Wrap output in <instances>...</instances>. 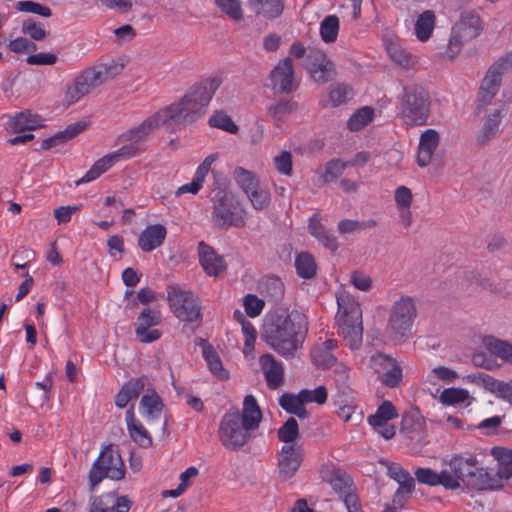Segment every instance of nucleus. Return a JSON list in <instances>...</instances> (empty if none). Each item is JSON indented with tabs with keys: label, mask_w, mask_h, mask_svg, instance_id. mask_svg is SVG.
<instances>
[{
	"label": "nucleus",
	"mask_w": 512,
	"mask_h": 512,
	"mask_svg": "<svg viewBox=\"0 0 512 512\" xmlns=\"http://www.w3.org/2000/svg\"><path fill=\"white\" fill-rule=\"evenodd\" d=\"M374 116V111L371 107H363L358 109L348 120L347 127L350 131H359L368 125Z\"/></svg>",
	"instance_id": "nucleus-45"
},
{
	"label": "nucleus",
	"mask_w": 512,
	"mask_h": 512,
	"mask_svg": "<svg viewBox=\"0 0 512 512\" xmlns=\"http://www.w3.org/2000/svg\"><path fill=\"white\" fill-rule=\"evenodd\" d=\"M203 356L208 364L209 370L221 380L228 379V372L223 368L222 361L211 345H205L203 347Z\"/></svg>",
	"instance_id": "nucleus-43"
},
{
	"label": "nucleus",
	"mask_w": 512,
	"mask_h": 512,
	"mask_svg": "<svg viewBox=\"0 0 512 512\" xmlns=\"http://www.w3.org/2000/svg\"><path fill=\"white\" fill-rule=\"evenodd\" d=\"M308 230L312 236H314L330 251L335 252L338 249L339 244L336 237L326 231L325 227L321 223V217L318 213L310 217Z\"/></svg>",
	"instance_id": "nucleus-29"
},
{
	"label": "nucleus",
	"mask_w": 512,
	"mask_h": 512,
	"mask_svg": "<svg viewBox=\"0 0 512 512\" xmlns=\"http://www.w3.org/2000/svg\"><path fill=\"white\" fill-rule=\"evenodd\" d=\"M163 126L158 116V112L146 118L141 124L122 133L118 137V143L123 144L122 147L132 146L135 150V156L139 153L138 143L148 136L154 129Z\"/></svg>",
	"instance_id": "nucleus-16"
},
{
	"label": "nucleus",
	"mask_w": 512,
	"mask_h": 512,
	"mask_svg": "<svg viewBox=\"0 0 512 512\" xmlns=\"http://www.w3.org/2000/svg\"><path fill=\"white\" fill-rule=\"evenodd\" d=\"M397 208H410L413 200L411 190L406 186H399L394 195Z\"/></svg>",
	"instance_id": "nucleus-62"
},
{
	"label": "nucleus",
	"mask_w": 512,
	"mask_h": 512,
	"mask_svg": "<svg viewBox=\"0 0 512 512\" xmlns=\"http://www.w3.org/2000/svg\"><path fill=\"white\" fill-rule=\"evenodd\" d=\"M302 65L317 83H327L336 77L335 65L326 54L318 49H309L307 58Z\"/></svg>",
	"instance_id": "nucleus-13"
},
{
	"label": "nucleus",
	"mask_w": 512,
	"mask_h": 512,
	"mask_svg": "<svg viewBox=\"0 0 512 512\" xmlns=\"http://www.w3.org/2000/svg\"><path fill=\"white\" fill-rule=\"evenodd\" d=\"M167 298L174 315L181 321L194 322L201 317L200 300L178 285L167 287Z\"/></svg>",
	"instance_id": "nucleus-10"
},
{
	"label": "nucleus",
	"mask_w": 512,
	"mask_h": 512,
	"mask_svg": "<svg viewBox=\"0 0 512 512\" xmlns=\"http://www.w3.org/2000/svg\"><path fill=\"white\" fill-rule=\"evenodd\" d=\"M398 417L395 406L390 401H384L376 410L375 414L368 417V423L386 440L395 436L394 425L389 421Z\"/></svg>",
	"instance_id": "nucleus-17"
},
{
	"label": "nucleus",
	"mask_w": 512,
	"mask_h": 512,
	"mask_svg": "<svg viewBox=\"0 0 512 512\" xmlns=\"http://www.w3.org/2000/svg\"><path fill=\"white\" fill-rule=\"evenodd\" d=\"M415 477L421 484L428 486H443L446 490L456 487V482L450 478L447 469H442L441 472H436L431 468H418L415 471Z\"/></svg>",
	"instance_id": "nucleus-25"
},
{
	"label": "nucleus",
	"mask_w": 512,
	"mask_h": 512,
	"mask_svg": "<svg viewBox=\"0 0 512 512\" xmlns=\"http://www.w3.org/2000/svg\"><path fill=\"white\" fill-rule=\"evenodd\" d=\"M439 142V134L434 129L425 130L421 134L417 154V163L420 167H426L430 164Z\"/></svg>",
	"instance_id": "nucleus-24"
},
{
	"label": "nucleus",
	"mask_w": 512,
	"mask_h": 512,
	"mask_svg": "<svg viewBox=\"0 0 512 512\" xmlns=\"http://www.w3.org/2000/svg\"><path fill=\"white\" fill-rule=\"evenodd\" d=\"M329 483L333 490L339 494L345 505L348 496L358 497L355 493V487L351 477L342 470H334L329 479Z\"/></svg>",
	"instance_id": "nucleus-32"
},
{
	"label": "nucleus",
	"mask_w": 512,
	"mask_h": 512,
	"mask_svg": "<svg viewBox=\"0 0 512 512\" xmlns=\"http://www.w3.org/2000/svg\"><path fill=\"white\" fill-rule=\"evenodd\" d=\"M209 124L212 127L222 129L232 134L238 131V126L233 122L231 117L222 111H216L210 117Z\"/></svg>",
	"instance_id": "nucleus-51"
},
{
	"label": "nucleus",
	"mask_w": 512,
	"mask_h": 512,
	"mask_svg": "<svg viewBox=\"0 0 512 512\" xmlns=\"http://www.w3.org/2000/svg\"><path fill=\"white\" fill-rule=\"evenodd\" d=\"M483 345L492 355L500 358L503 362L512 364V344L509 342L494 336H485Z\"/></svg>",
	"instance_id": "nucleus-34"
},
{
	"label": "nucleus",
	"mask_w": 512,
	"mask_h": 512,
	"mask_svg": "<svg viewBox=\"0 0 512 512\" xmlns=\"http://www.w3.org/2000/svg\"><path fill=\"white\" fill-rule=\"evenodd\" d=\"M416 313L410 297H401L394 303L387 326V332L394 341L402 342L409 336Z\"/></svg>",
	"instance_id": "nucleus-9"
},
{
	"label": "nucleus",
	"mask_w": 512,
	"mask_h": 512,
	"mask_svg": "<svg viewBox=\"0 0 512 512\" xmlns=\"http://www.w3.org/2000/svg\"><path fill=\"white\" fill-rule=\"evenodd\" d=\"M16 8L19 11L34 13L43 17H50L52 15V11L48 6L30 0L19 1Z\"/></svg>",
	"instance_id": "nucleus-57"
},
{
	"label": "nucleus",
	"mask_w": 512,
	"mask_h": 512,
	"mask_svg": "<svg viewBox=\"0 0 512 512\" xmlns=\"http://www.w3.org/2000/svg\"><path fill=\"white\" fill-rule=\"evenodd\" d=\"M469 399V393L463 388H446L440 395V401L446 405L463 403Z\"/></svg>",
	"instance_id": "nucleus-52"
},
{
	"label": "nucleus",
	"mask_w": 512,
	"mask_h": 512,
	"mask_svg": "<svg viewBox=\"0 0 512 512\" xmlns=\"http://www.w3.org/2000/svg\"><path fill=\"white\" fill-rule=\"evenodd\" d=\"M502 80L500 72L490 67L482 81L478 92V100L483 105H488L497 94Z\"/></svg>",
	"instance_id": "nucleus-28"
},
{
	"label": "nucleus",
	"mask_w": 512,
	"mask_h": 512,
	"mask_svg": "<svg viewBox=\"0 0 512 512\" xmlns=\"http://www.w3.org/2000/svg\"><path fill=\"white\" fill-rule=\"evenodd\" d=\"M213 183H212V196H220L223 193H233L228 190L229 180L223 172L212 170Z\"/></svg>",
	"instance_id": "nucleus-58"
},
{
	"label": "nucleus",
	"mask_w": 512,
	"mask_h": 512,
	"mask_svg": "<svg viewBox=\"0 0 512 512\" xmlns=\"http://www.w3.org/2000/svg\"><path fill=\"white\" fill-rule=\"evenodd\" d=\"M353 96L352 89L343 83H338L329 91V101L332 107L341 106Z\"/></svg>",
	"instance_id": "nucleus-48"
},
{
	"label": "nucleus",
	"mask_w": 512,
	"mask_h": 512,
	"mask_svg": "<svg viewBox=\"0 0 512 512\" xmlns=\"http://www.w3.org/2000/svg\"><path fill=\"white\" fill-rule=\"evenodd\" d=\"M348 166L347 162L340 159H332L325 165V171L322 175L325 183L332 182L342 175L345 168Z\"/></svg>",
	"instance_id": "nucleus-53"
},
{
	"label": "nucleus",
	"mask_w": 512,
	"mask_h": 512,
	"mask_svg": "<svg viewBox=\"0 0 512 512\" xmlns=\"http://www.w3.org/2000/svg\"><path fill=\"white\" fill-rule=\"evenodd\" d=\"M382 463L386 466L388 476L397 481L399 486L405 488L406 493H412L415 487V480L411 474L398 463L389 461Z\"/></svg>",
	"instance_id": "nucleus-35"
},
{
	"label": "nucleus",
	"mask_w": 512,
	"mask_h": 512,
	"mask_svg": "<svg viewBox=\"0 0 512 512\" xmlns=\"http://www.w3.org/2000/svg\"><path fill=\"white\" fill-rule=\"evenodd\" d=\"M199 261L203 270L209 275L217 277L226 270V262L216 251L201 241L198 244Z\"/></svg>",
	"instance_id": "nucleus-20"
},
{
	"label": "nucleus",
	"mask_w": 512,
	"mask_h": 512,
	"mask_svg": "<svg viewBox=\"0 0 512 512\" xmlns=\"http://www.w3.org/2000/svg\"><path fill=\"white\" fill-rule=\"evenodd\" d=\"M435 15L431 10H426L418 17L415 24V33L419 40H427L434 28Z\"/></svg>",
	"instance_id": "nucleus-44"
},
{
	"label": "nucleus",
	"mask_w": 512,
	"mask_h": 512,
	"mask_svg": "<svg viewBox=\"0 0 512 512\" xmlns=\"http://www.w3.org/2000/svg\"><path fill=\"white\" fill-rule=\"evenodd\" d=\"M501 119L502 116L500 110H494L486 117L478 135V142L480 145H486L496 137L501 124Z\"/></svg>",
	"instance_id": "nucleus-36"
},
{
	"label": "nucleus",
	"mask_w": 512,
	"mask_h": 512,
	"mask_svg": "<svg viewBox=\"0 0 512 512\" xmlns=\"http://www.w3.org/2000/svg\"><path fill=\"white\" fill-rule=\"evenodd\" d=\"M387 52L395 64L405 69L414 67L418 62L417 56L411 54L397 43L387 45Z\"/></svg>",
	"instance_id": "nucleus-39"
},
{
	"label": "nucleus",
	"mask_w": 512,
	"mask_h": 512,
	"mask_svg": "<svg viewBox=\"0 0 512 512\" xmlns=\"http://www.w3.org/2000/svg\"><path fill=\"white\" fill-rule=\"evenodd\" d=\"M275 169L282 175L291 176L293 171L292 154L289 151H282L273 159Z\"/></svg>",
	"instance_id": "nucleus-55"
},
{
	"label": "nucleus",
	"mask_w": 512,
	"mask_h": 512,
	"mask_svg": "<svg viewBox=\"0 0 512 512\" xmlns=\"http://www.w3.org/2000/svg\"><path fill=\"white\" fill-rule=\"evenodd\" d=\"M339 31V19L335 15L324 18L320 24V35L324 42L331 43L337 38Z\"/></svg>",
	"instance_id": "nucleus-47"
},
{
	"label": "nucleus",
	"mask_w": 512,
	"mask_h": 512,
	"mask_svg": "<svg viewBox=\"0 0 512 512\" xmlns=\"http://www.w3.org/2000/svg\"><path fill=\"white\" fill-rule=\"evenodd\" d=\"M305 402L295 394L284 393L279 398V405L290 414L296 415L300 419L308 417V411L305 408Z\"/></svg>",
	"instance_id": "nucleus-38"
},
{
	"label": "nucleus",
	"mask_w": 512,
	"mask_h": 512,
	"mask_svg": "<svg viewBox=\"0 0 512 512\" xmlns=\"http://www.w3.org/2000/svg\"><path fill=\"white\" fill-rule=\"evenodd\" d=\"M233 179L237 183L238 187L245 193L246 195L251 192L253 189H256L260 184L257 175L247 170L243 167H236L232 173Z\"/></svg>",
	"instance_id": "nucleus-41"
},
{
	"label": "nucleus",
	"mask_w": 512,
	"mask_h": 512,
	"mask_svg": "<svg viewBox=\"0 0 512 512\" xmlns=\"http://www.w3.org/2000/svg\"><path fill=\"white\" fill-rule=\"evenodd\" d=\"M216 6L234 21L243 19V9L240 0H214Z\"/></svg>",
	"instance_id": "nucleus-49"
},
{
	"label": "nucleus",
	"mask_w": 512,
	"mask_h": 512,
	"mask_svg": "<svg viewBox=\"0 0 512 512\" xmlns=\"http://www.w3.org/2000/svg\"><path fill=\"white\" fill-rule=\"evenodd\" d=\"M394 360H395L394 358H392L386 354L377 353L371 357L370 363H371V367L380 376L383 373V371L387 370V367H389Z\"/></svg>",
	"instance_id": "nucleus-63"
},
{
	"label": "nucleus",
	"mask_w": 512,
	"mask_h": 512,
	"mask_svg": "<svg viewBox=\"0 0 512 512\" xmlns=\"http://www.w3.org/2000/svg\"><path fill=\"white\" fill-rule=\"evenodd\" d=\"M338 323L344 338L352 349L358 348L362 343L363 325L362 309L360 304L348 296L337 299Z\"/></svg>",
	"instance_id": "nucleus-7"
},
{
	"label": "nucleus",
	"mask_w": 512,
	"mask_h": 512,
	"mask_svg": "<svg viewBox=\"0 0 512 512\" xmlns=\"http://www.w3.org/2000/svg\"><path fill=\"white\" fill-rule=\"evenodd\" d=\"M245 312L249 317H256L261 314L264 308V302L253 294H248L244 298Z\"/></svg>",
	"instance_id": "nucleus-60"
},
{
	"label": "nucleus",
	"mask_w": 512,
	"mask_h": 512,
	"mask_svg": "<svg viewBox=\"0 0 512 512\" xmlns=\"http://www.w3.org/2000/svg\"><path fill=\"white\" fill-rule=\"evenodd\" d=\"M337 345L338 342L335 339H328L315 343L310 352L312 363L320 369H329L333 367L337 361V358L333 354V350Z\"/></svg>",
	"instance_id": "nucleus-21"
},
{
	"label": "nucleus",
	"mask_w": 512,
	"mask_h": 512,
	"mask_svg": "<svg viewBox=\"0 0 512 512\" xmlns=\"http://www.w3.org/2000/svg\"><path fill=\"white\" fill-rule=\"evenodd\" d=\"M166 228L161 224L150 225L140 234L138 246L144 252H150L162 245L166 238Z\"/></svg>",
	"instance_id": "nucleus-26"
},
{
	"label": "nucleus",
	"mask_w": 512,
	"mask_h": 512,
	"mask_svg": "<svg viewBox=\"0 0 512 512\" xmlns=\"http://www.w3.org/2000/svg\"><path fill=\"white\" fill-rule=\"evenodd\" d=\"M270 77L273 88L278 89L280 93L290 94L298 88L291 57L280 60L271 71Z\"/></svg>",
	"instance_id": "nucleus-18"
},
{
	"label": "nucleus",
	"mask_w": 512,
	"mask_h": 512,
	"mask_svg": "<svg viewBox=\"0 0 512 512\" xmlns=\"http://www.w3.org/2000/svg\"><path fill=\"white\" fill-rule=\"evenodd\" d=\"M308 333L307 317L299 312L271 316L263 326L262 337L279 355L290 358L302 347Z\"/></svg>",
	"instance_id": "nucleus-2"
},
{
	"label": "nucleus",
	"mask_w": 512,
	"mask_h": 512,
	"mask_svg": "<svg viewBox=\"0 0 512 512\" xmlns=\"http://www.w3.org/2000/svg\"><path fill=\"white\" fill-rule=\"evenodd\" d=\"M295 268L299 277L311 279L316 275L317 265L310 253L301 252L295 259Z\"/></svg>",
	"instance_id": "nucleus-42"
},
{
	"label": "nucleus",
	"mask_w": 512,
	"mask_h": 512,
	"mask_svg": "<svg viewBox=\"0 0 512 512\" xmlns=\"http://www.w3.org/2000/svg\"><path fill=\"white\" fill-rule=\"evenodd\" d=\"M138 321V326L151 328L158 325L161 322V315L158 311L151 310L150 308H145L140 313Z\"/></svg>",
	"instance_id": "nucleus-61"
},
{
	"label": "nucleus",
	"mask_w": 512,
	"mask_h": 512,
	"mask_svg": "<svg viewBox=\"0 0 512 512\" xmlns=\"http://www.w3.org/2000/svg\"><path fill=\"white\" fill-rule=\"evenodd\" d=\"M469 39H466L463 37L461 33H459L457 30L453 28L448 46H447V55L450 58H454L461 50L462 44L465 41H468Z\"/></svg>",
	"instance_id": "nucleus-64"
},
{
	"label": "nucleus",
	"mask_w": 512,
	"mask_h": 512,
	"mask_svg": "<svg viewBox=\"0 0 512 512\" xmlns=\"http://www.w3.org/2000/svg\"><path fill=\"white\" fill-rule=\"evenodd\" d=\"M248 4L257 16L268 20L280 17L284 11V0H248Z\"/></svg>",
	"instance_id": "nucleus-30"
},
{
	"label": "nucleus",
	"mask_w": 512,
	"mask_h": 512,
	"mask_svg": "<svg viewBox=\"0 0 512 512\" xmlns=\"http://www.w3.org/2000/svg\"><path fill=\"white\" fill-rule=\"evenodd\" d=\"M125 477V465L120 454L113 450L112 445L105 446L89 471L91 490L105 478L121 480Z\"/></svg>",
	"instance_id": "nucleus-8"
},
{
	"label": "nucleus",
	"mask_w": 512,
	"mask_h": 512,
	"mask_svg": "<svg viewBox=\"0 0 512 512\" xmlns=\"http://www.w3.org/2000/svg\"><path fill=\"white\" fill-rule=\"evenodd\" d=\"M221 83L219 77L206 78L190 87L177 102L158 110L163 126L175 130L194 123L205 113Z\"/></svg>",
	"instance_id": "nucleus-1"
},
{
	"label": "nucleus",
	"mask_w": 512,
	"mask_h": 512,
	"mask_svg": "<svg viewBox=\"0 0 512 512\" xmlns=\"http://www.w3.org/2000/svg\"><path fill=\"white\" fill-rule=\"evenodd\" d=\"M212 220L221 229L231 226L243 227L244 218L237 211L238 201L234 193H223L220 196H212Z\"/></svg>",
	"instance_id": "nucleus-11"
},
{
	"label": "nucleus",
	"mask_w": 512,
	"mask_h": 512,
	"mask_svg": "<svg viewBox=\"0 0 512 512\" xmlns=\"http://www.w3.org/2000/svg\"><path fill=\"white\" fill-rule=\"evenodd\" d=\"M379 378L381 382L389 388L398 387L402 381V369L398 362L394 360L392 364L387 367V370L383 371Z\"/></svg>",
	"instance_id": "nucleus-50"
},
{
	"label": "nucleus",
	"mask_w": 512,
	"mask_h": 512,
	"mask_svg": "<svg viewBox=\"0 0 512 512\" xmlns=\"http://www.w3.org/2000/svg\"><path fill=\"white\" fill-rule=\"evenodd\" d=\"M22 31L36 41L44 40L47 35L44 27L31 19L24 21Z\"/></svg>",
	"instance_id": "nucleus-59"
},
{
	"label": "nucleus",
	"mask_w": 512,
	"mask_h": 512,
	"mask_svg": "<svg viewBox=\"0 0 512 512\" xmlns=\"http://www.w3.org/2000/svg\"><path fill=\"white\" fill-rule=\"evenodd\" d=\"M298 110V103L291 99H280L274 105L268 107V114L273 118L275 124L279 127L283 118Z\"/></svg>",
	"instance_id": "nucleus-40"
},
{
	"label": "nucleus",
	"mask_w": 512,
	"mask_h": 512,
	"mask_svg": "<svg viewBox=\"0 0 512 512\" xmlns=\"http://www.w3.org/2000/svg\"><path fill=\"white\" fill-rule=\"evenodd\" d=\"M134 156L135 150L132 146L121 147L117 151L107 154L97 160L89 169V171H87L86 174L76 182V185L91 182L97 179L101 174L106 172L118 161L130 159Z\"/></svg>",
	"instance_id": "nucleus-15"
},
{
	"label": "nucleus",
	"mask_w": 512,
	"mask_h": 512,
	"mask_svg": "<svg viewBox=\"0 0 512 512\" xmlns=\"http://www.w3.org/2000/svg\"><path fill=\"white\" fill-rule=\"evenodd\" d=\"M125 420L130 438L140 447H150L153 443L152 437L142 422L135 417L133 405L126 411Z\"/></svg>",
	"instance_id": "nucleus-23"
},
{
	"label": "nucleus",
	"mask_w": 512,
	"mask_h": 512,
	"mask_svg": "<svg viewBox=\"0 0 512 512\" xmlns=\"http://www.w3.org/2000/svg\"><path fill=\"white\" fill-rule=\"evenodd\" d=\"M304 459V450L300 444H285L278 456L279 477L286 481L298 471Z\"/></svg>",
	"instance_id": "nucleus-14"
},
{
	"label": "nucleus",
	"mask_w": 512,
	"mask_h": 512,
	"mask_svg": "<svg viewBox=\"0 0 512 512\" xmlns=\"http://www.w3.org/2000/svg\"><path fill=\"white\" fill-rule=\"evenodd\" d=\"M149 385L148 377L140 376L127 381L115 396V405L124 408L134 399H137L145 387Z\"/></svg>",
	"instance_id": "nucleus-22"
},
{
	"label": "nucleus",
	"mask_w": 512,
	"mask_h": 512,
	"mask_svg": "<svg viewBox=\"0 0 512 512\" xmlns=\"http://www.w3.org/2000/svg\"><path fill=\"white\" fill-rule=\"evenodd\" d=\"M267 387L271 390L279 389L284 384V367L272 354H264L259 358Z\"/></svg>",
	"instance_id": "nucleus-19"
},
{
	"label": "nucleus",
	"mask_w": 512,
	"mask_h": 512,
	"mask_svg": "<svg viewBox=\"0 0 512 512\" xmlns=\"http://www.w3.org/2000/svg\"><path fill=\"white\" fill-rule=\"evenodd\" d=\"M88 127V123L86 121H77L68 125L63 131L56 133L55 135L46 138L42 141L41 149L49 150L58 145L64 144L70 139H73L81 132L85 131Z\"/></svg>",
	"instance_id": "nucleus-27"
},
{
	"label": "nucleus",
	"mask_w": 512,
	"mask_h": 512,
	"mask_svg": "<svg viewBox=\"0 0 512 512\" xmlns=\"http://www.w3.org/2000/svg\"><path fill=\"white\" fill-rule=\"evenodd\" d=\"M454 29L466 39L476 38L482 30L479 15L474 11L463 12L460 21L455 25Z\"/></svg>",
	"instance_id": "nucleus-31"
},
{
	"label": "nucleus",
	"mask_w": 512,
	"mask_h": 512,
	"mask_svg": "<svg viewBox=\"0 0 512 512\" xmlns=\"http://www.w3.org/2000/svg\"><path fill=\"white\" fill-rule=\"evenodd\" d=\"M491 455L497 460L498 469L495 474L487 471V477L484 479V491L501 490L504 488V481L512 478V449L493 447Z\"/></svg>",
	"instance_id": "nucleus-12"
},
{
	"label": "nucleus",
	"mask_w": 512,
	"mask_h": 512,
	"mask_svg": "<svg viewBox=\"0 0 512 512\" xmlns=\"http://www.w3.org/2000/svg\"><path fill=\"white\" fill-rule=\"evenodd\" d=\"M443 465H447L448 475L456 482V487L449 490H457L461 484L467 488L484 491V479L487 477V469L479 466V461L474 454L464 456L462 454H453L449 460H443Z\"/></svg>",
	"instance_id": "nucleus-6"
},
{
	"label": "nucleus",
	"mask_w": 512,
	"mask_h": 512,
	"mask_svg": "<svg viewBox=\"0 0 512 512\" xmlns=\"http://www.w3.org/2000/svg\"><path fill=\"white\" fill-rule=\"evenodd\" d=\"M398 101V117L406 128L427 124L430 116L431 97L424 87L416 84L404 86Z\"/></svg>",
	"instance_id": "nucleus-4"
},
{
	"label": "nucleus",
	"mask_w": 512,
	"mask_h": 512,
	"mask_svg": "<svg viewBox=\"0 0 512 512\" xmlns=\"http://www.w3.org/2000/svg\"><path fill=\"white\" fill-rule=\"evenodd\" d=\"M278 439L285 444L296 443L295 441L299 438V426L295 418H288L283 425L278 429Z\"/></svg>",
	"instance_id": "nucleus-46"
},
{
	"label": "nucleus",
	"mask_w": 512,
	"mask_h": 512,
	"mask_svg": "<svg viewBox=\"0 0 512 512\" xmlns=\"http://www.w3.org/2000/svg\"><path fill=\"white\" fill-rule=\"evenodd\" d=\"M246 196L256 210H263L268 207L270 203V193L266 189L262 188L260 184Z\"/></svg>",
	"instance_id": "nucleus-54"
},
{
	"label": "nucleus",
	"mask_w": 512,
	"mask_h": 512,
	"mask_svg": "<svg viewBox=\"0 0 512 512\" xmlns=\"http://www.w3.org/2000/svg\"><path fill=\"white\" fill-rule=\"evenodd\" d=\"M305 403L315 402L317 404H324L327 400V390L324 386H319L314 390H301L297 394Z\"/></svg>",
	"instance_id": "nucleus-56"
},
{
	"label": "nucleus",
	"mask_w": 512,
	"mask_h": 512,
	"mask_svg": "<svg viewBox=\"0 0 512 512\" xmlns=\"http://www.w3.org/2000/svg\"><path fill=\"white\" fill-rule=\"evenodd\" d=\"M262 420L260 407L252 395L243 401L242 412L237 408L227 411L219 425V440L231 451L243 448L251 439V433L258 429Z\"/></svg>",
	"instance_id": "nucleus-3"
},
{
	"label": "nucleus",
	"mask_w": 512,
	"mask_h": 512,
	"mask_svg": "<svg viewBox=\"0 0 512 512\" xmlns=\"http://www.w3.org/2000/svg\"><path fill=\"white\" fill-rule=\"evenodd\" d=\"M41 117L33 115L28 111L20 112L10 118L8 122L9 129L14 133L35 130L41 126Z\"/></svg>",
	"instance_id": "nucleus-33"
},
{
	"label": "nucleus",
	"mask_w": 512,
	"mask_h": 512,
	"mask_svg": "<svg viewBox=\"0 0 512 512\" xmlns=\"http://www.w3.org/2000/svg\"><path fill=\"white\" fill-rule=\"evenodd\" d=\"M162 408L163 403L161 398L154 390H152L150 394L147 393L142 396L140 401V410L147 421L159 418Z\"/></svg>",
	"instance_id": "nucleus-37"
},
{
	"label": "nucleus",
	"mask_w": 512,
	"mask_h": 512,
	"mask_svg": "<svg viewBox=\"0 0 512 512\" xmlns=\"http://www.w3.org/2000/svg\"><path fill=\"white\" fill-rule=\"evenodd\" d=\"M122 69V65L113 62L109 65L100 64L83 70L71 84L67 85L64 96L65 106L69 107L75 104L93 89L119 74Z\"/></svg>",
	"instance_id": "nucleus-5"
}]
</instances>
